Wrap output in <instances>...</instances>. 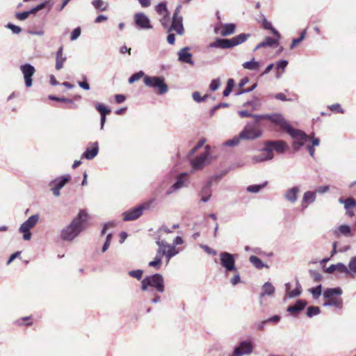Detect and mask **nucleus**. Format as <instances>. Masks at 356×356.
<instances>
[{
	"instance_id": "nucleus-31",
	"label": "nucleus",
	"mask_w": 356,
	"mask_h": 356,
	"mask_svg": "<svg viewBox=\"0 0 356 356\" xmlns=\"http://www.w3.org/2000/svg\"><path fill=\"white\" fill-rule=\"evenodd\" d=\"M59 102L66 104V105L60 106V108H62L63 109H77L78 108V106L76 104H74L73 99H72L67 98L65 97H61Z\"/></svg>"
},
{
	"instance_id": "nucleus-48",
	"label": "nucleus",
	"mask_w": 356,
	"mask_h": 356,
	"mask_svg": "<svg viewBox=\"0 0 356 356\" xmlns=\"http://www.w3.org/2000/svg\"><path fill=\"white\" fill-rule=\"evenodd\" d=\"M260 99L254 97L252 100L246 102V108L248 106L252 107L253 109H257L260 106Z\"/></svg>"
},
{
	"instance_id": "nucleus-39",
	"label": "nucleus",
	"mask_w": 356,
	"mask_h": 356,
	"mask_svg": "<svg viewBox=\"0 0 356 356\" xmlns=\"http://www.w3.org/2000/svg\"><path fill=\"white\" fill-rule=\"evenodd\" d=\"M235 86V82L233 79H229L227 81V85L225 88L222 92V95L224 97H228L232 92L234 87Z\"/></svg>"
},
{
	"instance_id": "nucleus-46",
	"label": "nucleus",
	"mask_w": 356,
	"mask_h": 356,
	"mask_svg": "<svg viewBox=\"0 0 356 356\" xmlns=\"http://www.w3.org/2000/svg\"><path fill=\"white\" fill-rule=\"evenodd\" d=\"M307 35V30L304 29L298 38H295L292 40L291 44L290 46V49H293L298 43H300L301 41H302Z\"/></svg>"
},
{
	"instance_id": "nucleus-58",
	"label": "nucleus",
	"mask_w": 356,
	"mask_h": 356,
	"mask_svg": "<svg viewBox=\"0 0 356 356\" xmlns=\"http://www.w3.org/2000/svg\"><path fill=\"white\" fill-rule=\"evenodd\" d=\"M15 17L19 21H24L29 17V13L27 10L22 12H17Z\"/></svg>"
},
{
	"instance_id": "nucleus-5",
	"label": "nucleus",
	"mask_w": 356,
	"mask_h": 356,
	"mask_svg": "<svg viewBox=\"0 0 356 356\" xmlns=\"http://www.w3.org/2000/svg\"><path fill=\"white\" fill-rule=\"evenodd\" d=\"M244 42L245 33H241L232 38H216L213 42L209 44V47L220 49H230Z\"/></svg>"
},
{
	"instance_id": "nucleus-32",
	"label": "nucleus",
	"mask_w": 356,
	"mask_h": 356,
	"mask_svg": "<svg viewBox=\"0 0 356 356\" xmlns=\"http://www.w3.org/2000/svg\"><path fill=\"white\" fill-rule=\"evenodd\" d=\"M286 289L287 295L289 298H294L300 295L302 292V287L299 283H297V286L294 290L290 291V284H286Z\"/></svg>"
},
{
	"instance_id": "nucleus-20",
	"label": "nucleus",
	"mask_w": 356,
	"mask_h": 356,
	"mask_svg": "<svg viewBox=\"0 0 356 356\" xmlns=\"http://www.w3.org/2000/svg\"><path fill=\"white\" fill-rule=\"evenodd\" d=\"M341 203L344 204V207L346 210V213L353 217L355 216L356 212V200L353 197H348L345 200H343L341 198L339 200Z\"/></svg>"
},
{
	"instance_id": "nucleus-42",
	"label": "nucleus",
	"mask_w": 356,
	"mask_h": 356,
	"mask_svg": "<svg viewBox=\"0 0 356 356\" xmlns=\"http://www.w3.org/2000/svg\"><path fill=\"white\" fill-rule=\"evenodd\" d=\"M54 6V2L51 0H45L43 2H41L40 3L35 6L38 11H40L44 8H47V11L49 12Z\"/></svg>"
},
{
	"instance_id": "nucleus-53",
	"label": "nucleus",
	"mask_w": 356,
	"mask_h": 356,
	"mask_svg": "<svg viewBox=\"0 0 356 356\" xmlns=\"http://www.w3.org/2000/svg\"><path fill=\"white\" fill-rule=\"evenodd\" d=\"M320 313V309L318 307L310 306L307 308V315L309 317L317 315Z\"/></svg>"
},
{
	"instance_id": "nucleus-49",
	"label": "nucleus",
	"mask_w": 356,
	"mask_h": 356,
	"mask_svg": "<svg viewBox=\"0 0 356 356\" xmlns=\"http://www.w3.org/2000/svg\"><path fill=\"white\" fill-rule=\"evenodd\" d=\"M6 28L10 29L13 33L14 34H19L22 32V29L19 26L15 25L14 24H12L10 22L8 23L6 26Z\"/></svg>"
},
{
	"instance_id": "nucleus-61",
	"label": "nucleus",
	"mask_w": 356,
	"mask_h": 356,
	"mask_svg": "<svg viewBox=\"0 0 356 356\" xmlns=\"http://www.w3.org/2000/svg\"><path fill=\"white\" fill-rule=\"evenodd\" d=\"M329 109L336 113H343L344 111L341 108V105L339 104H334L331 106H330Z\"/></svg>"
},
{
	"instance_id": "nucleus-10",
	"label": "nucleus",
	"mask_w": 356,
	"mask_h": 356,
	"mask_svg": "<svg viewBox=\"0 0 356 356\" xmlns=\"http://www.w3.org/2000/svg\"><path fill=\"white\" fill-rule=\"evenodd\" d=\"M71 176L70 174H65L60 177H58L56 179L50 181L49 186L54 184V186L51 188L53 194L56 197H58L60 195V189L70 181Z\"/></svg>"
},
{
	"instance_id": "nucleus-51",
	"label": "nucleus",
	"mask_w": 356,
	"mask_h": 356,
	"mask_svg": "<svg viewBox=\"0 0 356 356\" xmlns=\"http://www.w3.org/2000/svg\"><path fill=\"white\" fill-rule=\"evenodd\" d=\"M229 104L225 102L219 103L215 105L209 111V117H212L217 110H219L221 108H227Z\"/></svg>"
},
{
	"instance_id": "nucleus-64",
	"label": "nucleus",
	"mask_w": 356,
	"mask_h": 356,
	"mask_svg": "<svg viewBox=\"0 0 356 356\" xmlns=\"http://www.w3.org/2000/svg\"><path fill=\"white\" fill-rule=\"evenodd\" d=\"M311 292L312 293L314 297L315 298H317L321 294V286L319 285V286H318L316 287L312 288L311 289Z\"/></svg>"
},
{
	"instance_id": "nucleus-12",
	"label": "nucleus",
	"mask_w": 356,
	"mask_h": 356,
	"mask_svg": "<svg viewBox=\"0 0 356 356\" xmlns=\"http://www.w3.org/2000/svg\"><path fill=\"white\" fill-rule=\"evenodd\" d=\"M20 70L23 74L26 87H31L33 85L32 77L35 72L34 66L30 63H26L20 66Z\"/></svg>"
},
{
	"instance_id": "nucleus-21",
	"label": "nucleus",
	"mask_w": 356,
	"mask_h": 356,
	"mask_svg": "<svg viewBox=\"0 0 356 356\" xmlns=\"http://www.w3.org/2000/svg\"><path fill=\"white\" fill-rule=\"evenodd\" d=\"M199 196H201L200 202L206 203L208 202L212 196L211 187L209 186V183H204L201 188L199 193Z\"/></svg>"
},
{
	"instance_id": "nucleus-47",
	"label": "nucleus",
	"mask_w": 356,
	"mask_h": 356,
	"mask_svg": "<svg viewBox=\"0 0 356 356\" xmlns=\"http://www.w3.org/2000/svg\"><path fill=\"white\" fill-rule=\"evenodd\" d=\"M145 73L143 71H139L138 72H136L133 74L128 79V82L130 84L134 83L136 81L139 80L143 76L145 77Z\"/></svg>"
},
{
	"instance_id": "nucleus-18",
	"label": "nucleus",
	"mask_w": 356,
	"mask_h": 356,
	"mask_svg": "<svg viewBox=\"0 0 356 356\" xmlns=\"http://www.w3.org/2000/svg\"><path fill=\"white\" fill-rule=\"evenodd\" d=\"M89 145L90 147H88L86 149L85 152L81 155V159L92 160L98 154L99 149L98 142L90 143Z\"/></svg>"
},
{
	"instance_id": "nucleus-41",
	"label": "nucleus",
	"mask_w": 356,
	"mask_h": 356,
	"mask_svg": "<svg viewBox=\"0 0 356 356\" xmlns=\"http://www.w3.org/2000/svg\"><path fill=\"white\" fill-rule=\"evenodd\" d=\"M224 173L216 174L212 175L208 178L205 183H209V186L212 187L213 184H218L219 181L222 179Z\"/></svg>"
},
{
	"instance_id": "nucleus-4",
	"label": "nucleus",
	"mask_w": 356,
	"mask_h": 356,
	"mask_svg": "<svg viewBox=\"0 0 356 356\" xmlns=\"http://www.w3.org/2000/svg\"><path fill=\"white\" fill-rule=\"evenodd\" d=\"M286 147L285 142L282 140L267 141L265 147L261 152L259 161L271 159L273 157V150L275 149L279 153L283 152Z\"/></svg>"
},
{
	"instance_id": "nucleus-6",
	"label": "nucleus",
	"mask_w": 356,
	"mask_h": 356,
	"mask_svg": "<svg viewBox=\"0 0 356 356\" xmlns=\"http://www.w3.org/2000/svg\"><path fill=\"white\" fill-rule=\"evenodd\" d=\"M145 85L147 87L157 89V94L162 95L168 91V86L165 81L163 76H147L145 75L143 79Z\"/></svg>"
},
{
	"instance_id": "nucleus-54",
	"label": "nucleus",
	"mask_w": 356,
	"mask_h": 356,
	"mask_svg": "<svg viewBox=\"0 0 356 356\" xmlns=\"http://www.w3.org/2000/svg\"><path fill=\"white\" fill-rule=\"evenodd\" d=\"M220 85V78L213 79L209 85V89L211 91H216L218 89Z\"/></svg>"
},
{
	"instance_id": "nucleus-7",
	"label": "nucleus",
	"mask_w": 356,
	"mask_h": 356,
	"mask_svg": "<svg viewBox=\"0 0 356 356\" xmlns=\"http://www.w3.org/2000/svg\"><path fill=\"white\" fill-rule=\"evenodd\" d=\"M154 199H151L144 203L140 204L137 207H132L129 210L122 213L124 221H131L135 220L140 218L145 210H147L150 208L152 203L154 202Z\"/></svg>"
},
{
	"instance_id": "nucleus-34",
	"label": "nucleus",
	"mask_w": 356,
	"mask_h": 356,
	"mask_svg": "<svg viewBox=\"0 0 356 356\" xmlns=\"http://www.w3.org/2000/svg\"><path fill=\"white\" fill-rule=\"evenodd\" d=\"M299 192V188L298 187H293L289 191H286L285 194V197L290 202H294L297 200V195Z\"/></svg>"
},
{
	"instance_id": "nucleus-11",
	"label": "nucleus",
	"mask_w": 356,
	"mask_h": 356,
	"mask_svg": "<svg viewBox=\"0 0 356 356\" xmlns=\"http://www.w3.org/2000/svg\"><path fill=\"white\" fill-rule=\"evenodd\" d=\"M210 161L211 155L208 150H207L193 159L191 161V165L194 170H201L209 164Z\"/></svg>"
},
{
	"instance_id": "nucleus-19",
	"label": "nucleus",
	"mask_w": 356,
	"mask_h": 356,
	"mask_svg": "<svg viewBox=\"0 0 356 356\" xmlns=\"http://www.w3.org/2000/svg\"><path fill=\"white\" fill-rule=\"evenodd\" d=\"M245 139V127L240 131L239 134L234 136L232 138L224 141L222 147H237L242 140Z\"/></svg>"
},
{
	"instance_id": "nucleus-16",
	"label": "nucleus",
	"mask_w": 356,
	"mask_h": 356,
	"mask_svg": "<svg viewBox=\"0 0 356 356\" xmlns=\"http://www.w3.org/2000/svg\"><path fill=\"white\" fill-rule=\"evenodd\" d=\"M190 47H184L177 52L178 60L182 63L189 64L193 66L195 62L193 60V54L189 52Z\"/></svg>"
},
{
	"instance_id": "nucleus-8",
	"label": "nucleus",
	"mask_w": 356,
	"mask_h": 356,
	"mask_svg": "<svg viewBox=\"0 0 356 356\" xmlns=\"http://www.w3.org/2000/svg\"><path fill=\"white\" fill-rule=\"evenodd\" d=\"M342 293L340 288L327 289L323 293V296L326 299L324 306H333L339 309L342 308L343 300L339 296Z\"/></svg>"
},
{
	"instance_id": "nucleus-44",
	"label": "nucleus",
	"mask_w": 356,
	"mask_h": 356,
	"mask_svg": "<svg viewBox=\"0 0 356 356\" xmlns=\"http://www.w3.org/2000/svg\"><path fill=\"white\" fill-rule=\"evenodd\" d=\"M170 20V13L163 15V17L159 19V22H160L161 24L162 25L163 28L166 29L167 31L168 30V28L170 27V26H169Z\"/></svg>"
},
{
	"instance_id": "nucleus-50",
	"label": "nucleus",
	"mask_w": 356,
	"mask_h": 356,
	"mask_svg": "<svg viewBox=\"0 0 356 356\" xmlns=\"http://www.w3.org/2000/svg\"><path fill=\"white\" fill-rule=\"evenodd\" d=\"M82 79H83L82 81H78L77 83H78L79 86L85 90H89L90 88V86L88 81V79H87L86 76H85V75L83 76Z\"/></svg>"
},
{
	"instance_id": "nucleus-25",
	"label": "nucleus",
	"mask_w": 356,
	"mask_h": 356,
	"mask_svg": "<svg viewBox=\"0 0 356 356\" xmlns=\"http://www.w3.org/2000/svg\"><path fill=\"white\" fill-rule=\"evenodd\" d=\"M306 305V301L298 300L294 305L288 307L287 312L293 316H296L305 307Z\"/></svg>"
},
{
	"instance_id": "nucleus-24",
	"label": "nucleus",
	"mask_w": 356,
	"mask_h": 356,
	"mask_svg": "<svg viewBox=\"0 0 356 356\" xmlns=\"http://www.w3.org/2000/svg\"><path fill=\"white\" fill-rule=\"evenodd\" d=\"M178 254V251L175 247H171L170 250H165L159 248L155 258H160L162 260V257L165 255L168 258V261L174 256Z\"/></svg>"
},
{
	"instance_id": "nucleus-13",
	"label": "nucleus",
	"mask_w": 356,
	"mask_h": 356,
	"mask_svg": "<svg viewBox=\"0 0 356 356\" xmlns=\"http://www.w3.org/2000/svg\"><path fill=\"white\" fill-rule=\"evenodd\" d=\"M134 22L140 30H148L153 28L149 18L144 13H137L134 15Z\"/></svg>"
},
{
	"instance_id": "nucleus-38",
	"label": "nucleus",
	"mask_w": 356,
	"mask_h": 356,
	"mask_svg": "<svg viewBox=\"0 0 356 356\" xmlns=\"http://www.w3.org/2000/svg\"><path fill=\"white\" fill-rule=\"evenodd\" d=\"M155 10L159 15H164L170 13L167 8V3L165 1H161L155 7Z\"/></svg>"
},
{
	"instance_id": "nucleus-15",
	"label": "nucleus",
	"mask_w": 356,
	"mask_h": 356,
	"mask_svg": "<svg viewBox=\"0 0 356 356\" xmlns=\"http://www.w3.org/2000/svg\"><path fill=\"white\" fill-rule=\"evenodd\" d=\"M187 172H181L176 177L175 182L167 190L166 195H170L180 188L186 186Z\"/></svg>"
},
{
	"instance_id": "nucleus-17",
	"label": "nucleus",
	"mask_w": 356,
	"mask_h": 356,
	"mask_svg": "<svg viewBox=\"0 0 356 356\" xmlns=\"http://www.w3.org/2000/svg\"><path fill=\"white\" fill-rule=\"evenodd\" d=\"M172 31H176L179 35H182L184 33L182 16L172 17L171 25L168 28V33H170Z\"/></svg>"
},
{
	"instance_id": "nucleus-62",
	"label": "nucleus",
	"mask_w": 356,
	"mask_h": 356,
	"mask_svg": "<svg viewBox=\"0 0 356 356\" xmlns=\"http://www.w3.org/2000/svg\"><path fill=\"white\" fill-rule=\"evenodd\" d=\"M161 259L160 258H154V260L149 262L148 265L150 267H153L156 270H159L161 267Z\"/></svg>"
},
{
	"instance_id": "nucleus-36",
	"label": "nucleus",
	"mask_w": 356,
	"mask_h": 356,
	"mask_svg": "<svg viewBox=\"0 0 356 356\" xmlns=\"http://www.w3.org/2000/svg\"><path fill=\"white\" fill-rule=\"evenodd\" d=\"M356 275V256L351 257L348 264V276L355 277Z\"/></svg>"
},
{
	"instance_id": "nucleus-30",
	"label": "nucleus",
	"mask_w": 356,
	"mask_h": 356,
	"mask_svg": "<svg viewBox=\"0 0 356 356\" xmlns=\"http://www.w3.org/2000/svg\"><path fill=\"white\" fill-rule=\"evenodd\" d=\"M279 39L280 38H278L277 37L276 38H272L267 37L264 39V40L263 42H260L257 46V48L264 47H272L274 45L277 46Z\"/></svg>"
},
{
	"instance_id": "nucleus-2",
	"label": "nucleus",
	"mask_w": 356,
	"mask_h": 356,
	"mask_svg": "<svg viewBox=\"0 0 356 356\" xmlns=\"http://www.w3.org/2000/svg\"><path fill=\"white\" fill-rule=\"evenodd\" d=\"M264 118L268 120L273 124L277 125L280 129L288 133L293 138L300 140V145L307 140L308 136L302 131L291 127V124L281 115L278 114L266 115Z\"/></svg>"
},
{
	"instance_id": "nucleus-33",
	"label": "nucleus",
	"mask_w": 356,
	"mask_h": 356,
	"mask_svg": "<svg viewBox=\"0 0 356 356\" xmlns=\"http://www.w3.org/2000/svg\"><path fill=\"white\" fill-rule=\"evenodd\" d=\"M95 107L100 115H107L111 113V109L102 103L95 102Z\"/></svg>"
},
{
	"instance_id": "nucleus-52",
	"label": "nucleus",
	"mask_w": 356,
	"mask_h": 356,
	"mask_svg": "<svg viewBox=\"0 0 356 356\" xmlns=\"http://www.w3.org/2000/svg\"><path fill=\"white\" fill-rule=\"evenodd\" d=\"M112 238H113L112 233H108L106 235V241H105V242H104V245L102 246V252H105L108 249Z\"/></svg>"
},
{
	"instance_id": "nucleus-55",
	"label": "nucleus",
	"mask_w": 356,
	"mask_h": 356,
	"mask_svg": "<svg viewBox=\"0 0 356 356\" xmlns=\"http://www.w3.org/2000/svg\"><path fill=\"white\" fill-rule=\"evenodd\" d=\"M81 33V29L80 26L75 28L70 34V40L74 41L79 38Z\"/></svg>"
},
{
	"instance_id": "nucleus-14",
	"label": "nucleus",
	"mask_w": 356,
	"mask_h": 356,
	"mask_svg": "<svg viewBox=\"0 0 356 356\" xmlns=\"http://www.w3.org/2000/svg\"><path fill=\"white\" fill-rule=\"evenodd\" d=\"M246 117H252V115L246 111ZM252 117L257 124L252 127L246 128V140L255 139L260 137L261 135V131L257 124L261 117L259 115H252Z\"/></svg>"
},
{
	"instance_id": "nucleus-29",
	"label": "nucleus",
	"mask_w": 356,
	"mask_h": 356,
	"mask_svg": "<svg viewBox=\"0 0 356 356\" xmlns=\"http://www.w3.org/2000/svg\"><path fill=\"white\" fill-rule=\"evenodd\" d=\"M236 25L233 23L225 24L221 30L222 36H227L234 33Z\"/></svg>"
},
{
	"instance_id": "nucleus-45",
	"label": "nucleus",
	"mask_w": 356,
	"mask_h": 356,
	"mask_svg": "<svg viewBox=\"0 0 356 356\" xmlns=\"http://www.w3.org/2000/svg\"><path fill=\"white\" fill-rule=\"evenodd\" d=\"M143 273V270L137 269L129 271L128 275L131 277L136 278L137 280H141Z\"/></svg>"
},
{
	"instance_id": "nucleus-22",
	"label": "nucleus",
	"mask_w": 356,
	"mask_h": 356,
	"mask_svg": "<svg viewBox=\"0 0 356 356\" xmlns=\"http://www.w3.org/2000/svg\"><path fill=\"white\" fill-rule=\"evenodd\" d=\"M39 219L38 214L31 216L26 221H24L19 227V231H28L33 228Z\"/></svg>"
},
{
	"instance_id": "nucleus-3",
	"label": "nucleus",
	"mask_w": 356,
	"mask_h": 356,
	"mask_svg": "<svg viewBox=\"0 0 356 356\" xmlns=\"http://www.w3.org/2000/svg\"><path fill=\"white\" fill-rule=\"evenodd\" d=\"M149 288L152 292L155 290L159 293L165 291V282L163 275L160 273H154L145 276L141 281L140 289L147 291Z\"/></svg>"
},
{
	"instance_id": "nucleus-43",
	"label": "nucleus",
	"mask_w": 356,
	"mask_h": 356,
	"mask_svg": "<svg viewBox=\"0 0 356 356\" xmlns=\"http://www.w3.org/2000/svg\"><path fill=\"white\" fill-rule=\"evenodd\" d=\"M250 261L252 264V265L258 269H261L263 267L268 266H265L263 261L256 256H251L250 257Z\"/></svg>"
},
{
	"instance_id": "nucleus-28",
	"label": "nucleus",
	"mask_w": 356,
	"mask_h": 356,
	"mask_svg": "<svg viewBox=\"0 0 356 356\" xmlns=\"http://www.w3.org/2000/svg\"><path fill=\"white\" fill-rule=\"evenodd\" d=\"M334 234L337 237H339L341 234H343L346 236H351L350 227L346 225H340L337 230L334 231Z\"/></svg>"
},
{
	"instance_id": "nucleus-26",
	"label": "nucleus",
	"mask_w": 356,
	"mask_h": 356,
	"mask_svg": "<svg viewBox=\"0 0 356 356\" xmlns=\"http://www.w3.org/2000/svg\"><path fill=\"white\" fill-rule=\"evenodd\" d=\"M316 200V193L307 191L305 193L302 201V206L303 208H307V205L310 203H312Z\"/></svg>"
},
{
	"instance_id": "nucleus-35",
	"label": "nucleus",
	"mask_w": 356,
	"mask_h": 356,
	"mask_svg": "<svg viewBox=\"0 0 356 356\" xmlns=\"http://www.w3.org/2000/svg\"><path fill=\"white\" fill-rule=\"evenodd\" d=\"M245 355V339L240 341L239 345L236 346L231 356H243Z\"/></svg>"
},
{
	"instance_id": "nucleus-27",
	"label": "nucleus",
	"mask_w": 356,
	"mask_h": 356,
	"mask_svg": "<svg viewBox=\"0 0 356 356\" xmlns=\"http://www.w3.org/2000/svg\"><path fill=\"white\" fill-rule=\"evenodd\" d=\"M275 287L270 282H266L261 288V292L260 293L261 297L265 296H273L275 293Z\"/></svg>"
},
{
	"instance_id": "nucleus-63",
	"label": "nucleus",
	"mask_w": 356,
	"mask_h": 356,
	"mask_svg": "<svg viewBox=\"0 0 356 356\" xmlns=\"http://www.w3.org/2000/svg\"><path fill=\"white\" fill-rule=\"evenodd\" d=\"M259 67V63L254 60L246 62V69L257 70Z\"/></svg>"
},
{
	"instance_id": "nucleus-59",
	"label": "nucleus",
	"mask_w": 356,
	"mask_h": 356,
	"mask_svg": "<svg viewBox=\"0 0 356 356\" xmlns=\"http://www.w3.org/2000/svg\"><path fill=\"white\" fill-rule=\"evenodd\" d=\"M336 269L337 271L344 273L347 275H348V266L347 267L346 265H344L342 263H337L336 264Z\"/></svg>"
},
{
	"instance_id": "nucleus-9",
	"label": "nucleus",
	"mask_w": 356,
	"mask_h": 356,
	"mask_svg": "<svg viewBox=\"0 0 356 356\" xmlns=\"http://www.w3.org/2000/svg\"><path fill=\"white\" fill-rule=\"evenodd\" d=\"M219 256L220 265L224 268L226 275H228L231 271H236V254L224 251L221 252Z\"/></svg>"
},
{
	"instance_id": "nucleus-37",
	"label": "nucleus",
	"mask_w": 356,
	"mask_h": 356,
	"mask_svg": "<svg viewBox=\"0 0 356 356\" xmlns=\"http://www.w3.org/2000/svg\"><path fill=\"white\" fill-rule=\"evenodd\" d=\"M262 26L265 29L270 30L271 33L278 38H280V34L279 33V32L272 26V24L270 22H268L266 19H264L262 22Z\"/></svg>"
},
{
	"instance_id": "nucleus-57",
	"label": "nucleus",
	"mask_w": 356,
	"mask_h": 356,
	"mask_svg": "<svg viewBox=\"0 0 356 356\" xmlns=\"http://www.w3.org/2000/svg\"><path fill=\"white\" fill-rule=\"evenodd\" d=\"M156 243L161 249L166 250L168 248V250H170L171 247H175V245L167 243L165 241H161L160 237L157 238Z\"/></svg>"
},
{
	"instance_id": "nucleus-56",
	"label": "nucleus",
	"mask_w": 356,
	"mask_h": 356,
	"mask_svg": "<svg viewBox=\"0 0 356 356\" xmlns=\"http://www.w3.org/2000/svg\"><path fill=\"white\" fill-rule=\"evenodd\" d=\"M231 273H234V277L230 279V282L232 285L235 286L241 282V275L238 269L236 268V271H231Z\"/></svg>"
},
{
	"instance_id": "nucleus-40",
	"label": "nucleus",
	"mask_w": 356,
	"mask_h": 356,
	"mask_svg": "<svg viewBox=\"0 0 356 356\" xmlns=\"http://www.w3.org/2000/svg\"><path fill=\"white\" fill-rule=\"evenodd\" d=\"M104 2L103 0H93L92 1V5L95 7L97 11L102 12L106 11L107 10V3L104 5Z\"/></svg>"
},
{
	"instance_id": "nucleus-60",
	"label": "nucleus",
	"mask_w": 356,
	"mask_h": 356,
	"mask_svg": "<svg viewBox=\"0 0 356 356\" xmlns=\"http://www.w3.org/2000/svg\"><path fill=\"white\" fill-rule=\"evenodd\" d=\"M266 186V184L260 185H252L246 188V190L251 193H257Z\"/></svg>"
},
{
	"instance_id": "nucleus-1",
	"label": "nucleus",
	"mask_w": 356,
	"mask_h": 356,
	"mask_svg": "<svg viewBox=\"0 0 356 356\" xmlns=\"http://www.w3.org/2000/svg\"><path fill=\"white\" fill-rule=\"evenodd\" d=\"M88 220V213L85 209H81L71 222L62 229L60 238L64 241H72L77 237L86 228Z\"/></svg>"
},
{
	"instance_id": "nucleus-23",
	"label": "nucleus",
	"mask_w": 356,
	"mask_h": 356,
	"mask_svg": "<svg viewBox=\"0 0 356 356\" xmlns=\"http://www.w3.org/2000/svg\"><path fill=\"white\" fill-rule=\"evenodd\" d=\"M67 60V56L63 55V46L61 45L56 54V70H60L63 67V64Z\"/></svg>"
}]
</instances>
